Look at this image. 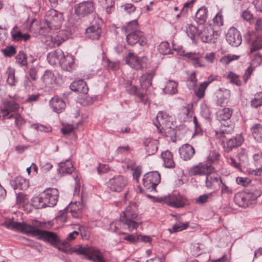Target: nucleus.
<instances>
[{
    "mask_svg": "<svg viewBox=\"0 0 262 262\" xmlns=\"http://www.w3.org/2000/svg\"><path fill=\"white\" fill-rule=\"evenodd\" d=\"M236 181L238 185L244 187L248 186L251 183V179L246 177H238L236 178Z\"/></svg>",
    "mask_w": 262,
    "mask_h": 262,
    "instance_id": "59",
    "label": "nucleus"
},
{
    "mask_svg": "<svg viewBox=\"0 0 262 262\" xmlns=\"http://www.w3.org/2000/svg\"><path fill=\"white\" fill-rule=\"evenodd\" d=\"M43 199H45V198L42 197V193L40 194L38 196L33 197L31 199V203L33 206L37 209H41L47 207L44 202Z\"/></svg>",
    "mask_w": 262,
    "mask_h": 262,
    "instance_id": "40",
    "label": "nucleus"
},
{
    "mask_svg": "<svg viewBox=\"0 0 262 262\" xmlns=\"http://www.w3.org/2000/svg\"><path fill=\"white\" fill-rule=\"evenodd\" d=\"M199 35L203 42H208L212 39L213 31L210 27H206L199 32Z\"/></svg>",
    "mask_w": 262,
    "mask_h": 262,
    "instance_id": "35",
    "label": "nucleus"
},
{
    "mask_svg": "<svg viewBox=\"0 0 262 262\" xmlns=\"http://www.w3.org/2000/svg\"><path fill=\"white\" fill-rule=\"evenodd\" d=\"M125 180L122 177L115 178L110 181V188L114 191H121L125 185Z\"/></svg>",
    "mask_w": 262,
    "mask_h": 262,
    "instance_id": "30",
    "label": "nucleus"
},
{
    "mask_svg": "<svg viewBox=\"0 0 262 262\" xmlns=\"http://www.w3.org/2000/svg\"><path fill=\"white\" fill-rule=\"evenodd\" d=\"M160 200L167 206L175 208H182L188 204L187 198L180 193H171L161 198Z\"/></svg>",
    "mask_w": 262,
    "mask_h": 262,
    "instance_id": "8",
    "label": "nucleus"
},
{
    "mask_svg": "<svg viewBox=\"0 0 262 262\" xmlns=\"http://www.w3.org/2000/svg\"><path fill=\"white\" fill-rule=\"evenodd\" d=\"M256 199V196L252 193L240 192L235 195L234 200L235 203L239 206L246 207Z\"/></svg>",
    "mask_w": 262,
    "mask_h": 262,
    "instance_id": "14",
    "label": "nucleus"
},
{
    "mask_svg": "<svg viewBox=\"0 0 262 262\" xmlns=\"http://www.w3.org/2000/svg\"><path fill=\"white\" fill-rule=\"evenodd\" d=\"M70 35V32L68 30H59L55 36L51 37V41L54 45L59 46L62 42L67 40Z\"/></svg>",
    "mask_w": 262,
    "mask_h": 262,
    "instance_id": "24",
    "label": "nucleus"
},
{
    "mask_svg": "<svg viewBox=\"0 0 262 262\" xmlns=\"http://www.w3.org/2000/svg\"><path fill=\"white\" fill-rule=\"evenodd\" d=\"M125 30L126 32H130L136 31H140L138 29V24L136 20H134L129 22L127 26L125 27Z\"/></svg>",
    "mask_w": 262,
    "mask_h": 262,
    "instance_id": "56",
    "label": "nucleus"
},
{
    "mask_svg": "<svg viewBox=\"0 0 262 262\" xmlns=\"http://www.w3.org/2000/svg\"><path fill=\"white\" fill-rule=\"evenodd\" d=\"M48 60L51 64H55L58 62L61 68L68 72H72L76 69L75 58L71 54H64L63 51L58 49L48 54Z\"/></svg>",
    "mask_w": 262,
    "mask_h": 262,
    "instance_id": "2",
    "label": "nucleus"
},
{
    "mask_svg": "<svg viewBox=\"0 0 262 262\" xmlns=\"http://www.w3.org/2000/svg\"><path fill=\"white\" fill-rule=\"evenodd\" d=\"M214 192H210L199 196L195 200V203L199 204H203L208 202L213 196Z\"/></svg>",
    "mask_w": 262,
    "mask_h": 262,
    "instance_id": "51",
    "label": "nucleus"
},
{
    "mask_svg": "<svg viewBox=\"0 0 262 262\" xmlns=\"http://www.w3.org/2000/svg\"><path fill=\"white\" fill-rule=\"evenodd\" d=\"M172 117L164 111H159L154 122L158 131L171 128V124Z\"/></svg>",
    "mask_w": 262,
    "mask_h": 262,
    "instance_id": "9",
    "label": "nucleus"
},
{
    "mask_svg": "<svg viewBox=\"0 0 262 262\" xmlns=\"http://www.w3.org/2000/svg\"><path fill=\"white\" fill-rule=\"evenodd\" d=\"M40 166L41 170L46 172L49 171L53 167V165L49 162L41 163Z\"/></svg>",
    "mask_w": 262,
    "mask_h": 262,
    "instance_id": "63",
    "label": "nucleus"
},
{
    "mask_svg": "<svg viewBox=\"0 0 262 262\" xmlns=\"http://www.w3.org/2000/svg\"><path fill=\"white\" fill-rule=\"evenodd\" d=\"M82 122H78L74 124H63V127L60 131H73L75 129H81L82 128Z\"/></svg>",
    "mask_w": 262,
    "mask_h": 262,
    "instance_id": "46",
    "label": "nucleus"
},
{
    "mask_svg": "<svg viewBox=\"0 0 262 262\" xmlns=\"http://www.w3.org/2000/svg\"><path fill=\"white\" fill-rule=\"evenodd\" d=\"M142 58H140L134 54L129 53L126 57V63L131 68L138 70L142 68Z\"/></svg>",
    "mask_w": 262,
    "mask_h": 262,
    "instance_id": "22",
    "label": "nucleus"
},
{
    "mask_svg": "<svg viewBox=\"0 0 262 262\" xmlns=\"http://www.w3.org/2000/svg\"><path fill=\"white\" fill-rule=\"evenodd\" d=\"M205 185L208 189H215L222 183V179L217 173L214 167L212 168L208 173L205 176Z\"/></svg>",
    "mask_w": 262,
    "mask_h": 262,
    "instance_id": "12",
    "label": "nucleus"
},
{
    "mask_svg": "<svg viewBox=\"0 0 262 262\" xmlns=\"http://www.w3.org/2000/svg\"><path fill=\"white\" fill-rule=\"evenodd\" d=\"M197 84V79L195 76V73L193 72L190 75L187 81V85L188 88L191 89H194Z\"/></svg>",
    "mask_w": 262,
    "mask_h": 262,
    "instance_id": "52",
    "label": "nucleus"
},
{
    "mask_svg": "<svg viewBox=\"0 0 262 262\" xmlns=\"http://www.w3.org/2000/svg\"><path fill=\"white\" fill-rule=\"evenodd\" d=\"M41 79L46 86H50L55 83L56 77L52 71H46Z\"/></svg>",
    "mask_w": 262,
    "mask_h": 262,
    "instance_id": "37",
    "label": "nucleus"
},
{
    "mask_svg": "<svg viewBox=\"0 0 262 262\" xmlns=\"http://www.w3.org/2000/svg\"><path fill=\"white\" fill-rule=\"evenodd\" d=\"M114 0H101V5L103 8L105 9L107 14H111L114 10Z\"/></svg>",
    "mask_w": 262,
    "mask_h": 262,
    "instance_id": "44",
    "label": "nucleus"
},
{
    "mask_svg": "<svg viewBox=\"0 0 262 262\" xmlns=\"http://www.w3.org/2000/svg\"><path fill=\"white\" fill-rule=\"evenodd\" d=\"M126 41L128 45L134 46L138 43L141 46L147 45L146 38L143 32L135 31L130 32L126 35Z\"/></svg>",
    "mask_w": 262,
    "mask_h": 262,
    "instance_id": "13",
    "label": "nucleus"
},
{
    "mask_svg": "<svg viewBox=\"0 0 262 262\" xmlns=\"http://www.w3.org/2000/svg\"><path fill=\"white\" fill-rule=\"evenodd\" d=\"M161 181V176L157 171H152L145 174L142 179L144 189L138 187L140 192H143L145 190H155L157 186Z\"/></svg>",
    "mask_w": 262,
    "mask_h": 262,
    "instance_id": "7",
    "label": "nucleus"
},
{
    "mask_svg": "<svg viewBox=\"0 0 262 262\" xmlns=\"http://www.w3.org/2000/svg\"><path fill=\"white\" fill-rule=\"evenodd\" d=\"M161 156L165 167L173 168L175 167L176 164L173 160V155L170 151L166 150L162 152Z\"/></svg>",
    "mask_w": 262,
    "mask_h": 262,
    "instance_id": "29",
    "label": "nucleus"
},
{
    "mask_svg": "<svg viewBox=\"0 0 262 262\" xmlns=\"http://www.w3.org/2000/svg\"><path fill=\"white\" fill-rule=\"evenodd\" d=\"M73 251L78 255L84 256L85 258L97 262L98 261V250L91 247L79 246L73 249Z\"/></svg>",
    "mask_w": 262,
    "mask_h": 262,
    "instance_id": "10",
    "label": "nucleus"
},
{
    "mask_svg": "<svg viewBox=\"0 0 262 262\" xmlns=\"http://www.w3.org/2000/svg\"><path fill=\"white\" fill-rule=\"evenodd\" d=\"M5 108H2L1 112L3 117V114L4 112H8L9 115H11V113L12 112H15L19 108V104L16 103L14 101H7L5 103Z\"/></svg>",
    "mask_w": 262,
    "mask_h": 262,
    "instance_id": "36",
    "label": "nucleus"
},
{
    "mask_svg": "<svg viewBox=\"0 0 262 262\" xmlns=\"http://www.w3.org/2000/svg\"><path fill=\"white\" fill-rule=\"evenodd\" d=\"M232 115V112L229 108H224L218 112L217 118L220 121L228 120Z\"/></svg>",
    "mask_w": 262,
    "mask_h": 262,
    "instance_id": "43",
    "label": "nucleus"
},
{
    "mask_svg": "<svg viewBox=\"0 0 262 262\" xmlns=\"http://www.w3.org/2000/svg\"><path fill=\"white\" fill-rule=\"evenodd\" d=\"M220 155L212 152L207 159L206 162H200L190 167L188 170V174L190 176H206L214 167L212 164L219 160Z\"/></svg>",
    "mask_w": 262,
    "mask_h": 262,
    "instance_id": "3",
    "label": "nucleus"
},
{
    "mask_svg": "<svg viewBox=\"0 0 262 262\" xmlns=\"http://www.w3.org/2000/svg\"><path fill=\"white\" fill-rule=\"evenodd\" d=\"M6 74L7 76V83L11 86L15 85L17 82V79L15 76V70L9 67L6 72Z\"/></svg>",
    "mask_w": 262,
    "mask_h": 262,
    "instance_id": "39",
    "label": "nucleus"
},
{
    "mask_svg": "<svg viewBox=\"0 0 262 262\" xmlns=\"http://www.w3.org/2000/svg\"><path fill=\"white\" fill-rule=\"evenodd\" d=\"M239 56L235 55L228 54L221 58L220 59V61L223 64H227L232 61L237 60V59L239 58Z\"/></svg>",
    "mask_w": 262,
    "mask_h": 262,
    "instance_id": "58",
    "label": "nucleus"
},
{
    "mask_svg": "<svg viewBox=\"0 0 262 262\" xmlns=\"http://www.w3.org/2000/svg\"><path fill=\"white\" fill-rule=\"evenodd\" d=\"M70 89L74 92L86 94L89 91L86 83L82 79H79L73 81L70 86Z\"/></svg>",
    "mask_w": 262,
    "mask_h": 262,
    "instance_id": "21",
    "label": "nucleus"
},
{
    "mask_svg": "<svg viewBox=\"0 0 262 262\" xmlns=\"http://www.w3.org/2000/svg\"><path fill=\"white\" fill-rule=\"evenodd\" d=\"M64 20L63 14L55 9H51L46 15L45 23L48 28L50 29H59Z\"/></svg>",
    "mask_w": 262,
    "mask_h": 262,
    "instance_id": "5",
    "label": "nucleus"
},
{
    "mask_svg": "<svg viewBox=\"0 0 262 262\" xmlns=\"http://www.w3.org/2000/svg\"><path fill=\"white\" fill-rule=\"evenodd\" d=\"M163 91L167 94H175L178 92V83L173 80L167 81L165 83Z\"/></svg>",
    "mask_w": 262,
    "mask_h": 262,
    "instance_id": "34",
    "label": "nucleus"
},
{
    "mask_svg": "<svg viewBox=\"0 0 262 262\" xmlns=\"http://www.w3.org/2000/svg\"><path fill=\"white\" fill-rule=\"evenodd\" d=\"M86 37L91 39H98V26H92L88 28L85 31Z\"/></svg>",
    "mask_w": 262,
    "mask_h": 262,
    "instance_id": "41",
    "label": "nucleus"
},
{
    "mask_svg": "<svg viewBox=\"0 0 262 262\" xmlns=\"http://www.w3.org/2000/svg\"><path fill=\"white\" fill-rule=\"evenodd\" d=\"M94 6L92 1H83L74 6L75 13L80 18L84 17L94 11Z\"/></svg>",
    "mask_w": 262,
    "mask_h": 262,
    "instance_id": "11",
    "label": "nucleus"
},
{
    "mask_svg": "<svg viewBox=\"0 0 262 262\" xmlns=\"http://www.w3.org/2000/svg\"><path fill=\"white\" fill-rule=\"evenodd\" d=\"M207 16V8L205 6L201 7L195 13V20L198 24H203L206 21Z\"/></svg>",
    "mask_w": 262,
    "mask_h": 262,
    "instance_id": "33",
    "label": "nucleus"
},
{
    "mask_svg": "<svg viewBox=\"0 0 262 262\" xmlns=\"http://www.w3.org/2000/svg\"><path fill=\"white\" fill-rule=\"evenodd\" d=\"M4 119H13L14 120L15 125L17 127V128L19 130L21 129V127L23 126L25 123V120L18 113H12L9 115L8 112H4L3 114Z\"/></svg>",
    "mask_w": 262,
    "mask_h": 262,
    "instance_id": "23",
    "label": "nucleus"
},
{
    "mask_svg": "<svg viewBox=\"0 0 262 262\" xmlns=\"http://www.w3.org/2000/svg\"><path fill=\"white\" fill-rule=\"evenodd\" d=\"M251 105L254 108L262 106V92L258 93L255 95L254 99L251 101Z\"/></svg>",
    "mask_w": 262,
    "mask_h": 262,
    "instance_id": "48",
    "label": "nucleus"
},
{
    "mask_svg": "<svg viewBox=\"0 0 262 262\" xmlns=\"http://www.w3.org/2000/svg\"><path fill=\"white\" fill-rule=\"evenodd\" d=\"M49 104L52 110L58 114L62 112L66 106L65 102L57 96L53 97L50 101Z\"/></svg>",
    "mask_w": 262,
    "mask_h": 262,
    "instance_id": "20",
    "label": "nucleus"
},
{
    "mask_svg": "<svg viewBox=\"0 0 262 262\" xmlns=\"http://www.w3.org/2000/svg\"><path fill=\"white\" fill-rule=\"evenodd\" d=\"M226 39L230 45L235 47H238L242 41L239 31L234 27H231L228 30Z\"/></svg>",
    "mask_w": 262,
    "mask_h": 262,
    "instance_id": "16",
    "label": "nucleus"
},
{
    "mask_svg": "<svg viewBox=\"0 0 262 262\" xmlns=\"http://www.w3.org/2000/svg\"><path fill=\"white\" fill-rule=\"evenodd\" d=\"M180 156L184 160L190 159L194 154V149L189 144H186L179 149Z\"/></svg>",
    "mask_w": 262,
    "mask_h": 262,
    "instance_id": "27",
    "label": "nucleus"
},
{
    "mask_svg": "<svg viewBox=\"0 0 262 262\" xmlns=\"http://www.w3.org/2000/svg\"><path fill=\"white\" fill-rule=\"evenodd\" d=\"M226 134L228 135L229 132H216L215 136L217 139L222 142L224 148L227 152H229L233 148L241 146L244 141V138L241 134L230 139L225 143V139L226 138Z\"/></svg>",
    "mask_w": 262,
    "mask_h": 262,
    "instance_id": "6",
    "label": "nucleus"
},
{
    "mask_svg": "<svg viewBox=\"0 0 262 262\" xmlns=\"http://www.w3.org/2000/svg\"><path fill=\"white\" fill-rule=\"evenodd\" d=\"M16 62L21 66L27 65L26 55L21 51H20L15 57Z\"/></svg>",
    "mask_w": 262,
    "mask_h": 262,
    "instance_id": "49",
    "label": "nucleus"
},
{
    "mask_svg": "<svg viewBox=\"0 0 262 262\" xmlns=\"http://www.w3.org/2000/svg\"><path fill=\"white\" fill-rule=\"evenodd\" d=\"M120 221L127 226L129 231L137 229L141 223L138 221L136 207L129 205L120 215Z\"/></svg>",
    "mask_w": 262,
    "mask_h": 262,
    "instance_id": "4",
    "label": "nucleus"
},
{
    "mask_svg": "<svg viewBox=\"0 0 262 262\" xmlns=\"http://www.w3.org/2000/svg\"><path fill=\"white\" fill-rule=\"evenodd\" d=\"M81 202L76 201L74 203H71L68 208L74 217L78 218L81 216L82 209L85 205L83 195L81 196Z\"/></svg>",
    "mask_w": 262,
    "mask_h": 262,
    "instance_id": "19",
    "label": "nucleus"
},
{
    "mask_svg": "<svg viewBox=\"0 0 262 262\" xmlns=\"http://www.w3.org/2000/svg\"><path fill=\"white\" fill-rule=\"evenodd\" d=\"M58 172L62 175L71 174L74 170V168L72 162L67 160L65 162H61L58 165Z\"/></svg>",
    "mask_w": 262,
    "mask_h": 262,
    "instance_id": "31",
    "label": "nucleus"
},
{
    "mask_svg": "<svg viewBox=\"0 0 262 262\" xmlns=\"http://www.w3.org/2000/svg\"><path fill=\"white\" fill-rule=\"evenodd\" d=\"M155 75V71L151 70L143 74L140 78L141 87L147 90L152 84V80Z\"/></svg>",
    "mask_w": 262,
    "mask_h": 262,
    "instance_id": "25",
    "label": "nucleus"
},
{
    "mask_svg": "<svg viewBox=\"0 0 262 262\" xmlns=\"http://www.w3.org/2000/svg\"><path fill=\"white\" fill-rule=\"evenodd\" d=\"M159 144L158 140L151 138H145L143 144L147 154L149 156L155 154L158 150Z\"/></svg>",
    "mask_w": 262,
    "mask_h": 262,
    "instance_id": "18",
    "label": "nucleus"
},
{
    "mask_svg": "<svg viewBox=\"0 0 262 262\" xmlns=\"http://www.w3.org/2000/svg\"><path fill=\"white\" fill-rule=\"evenodd\" d=\"M10 33L12 40L15 42H19L21 40L27 41L31 37L30 35L28 33L22 34L16 26L13 28Z\"/></svg>",
    "mask_w": 262,
    "mask_h": 262,
    "instance_id": "26",
    "label": "nucleus"
},
{
    "mask_svg": "<svg viewBox=\"0 0 262 262\" xmlns=\"http://www.w3.org/2000/svg\"><path fill=\"white\" fill-rule=\"evenodd\" d=\"M29 76L32 80L34 81L37 79V69L35 67H32L31 68H30V69H29Z\"/></svg>",
    "mask_w": 262,
    "mask_h": 262,
    "instance_id": "64",
    "label": "nucleus"
},
{
    "mask_svg": "<svg viewBox=\"0 0 262 262\" xmlns=\"http://www.w3.org/2000/svg\"><path fill=\"white\" fill-rule=\"evenodd\" d=\"M158 50L159 52L163 55H167L171 53V51L168 42H162L159 46Z\"/></svg>",
    "mask_w": 262,
    "mask_h": 262,
    "instance_id": "47",
    "label": "nucleus"
},
{
    "mask_svg": "<svg viewBox=\"0 0 262 262\" xmlns=\"http://www.w3.org/2000/svg\"><path fill=\"white\" fill-rule=\"evenodd\" d=\"M226 78L230 80V82L234 83L236 85H241L242 82L239 79L238 75L233 73V72H229L226 76Z\"/></svg>",
    "mask_w": 262,
    "mask_h": 262,
    "instance_id": "50",
    "label": "nucleus"
},
{
    "mask_svg": "<svg viewBox=\"0 0 262 262\" xmlns=\"http://www.w3.org/2000/svg\"><path fill=\"white\" fill-rule=\"evenodd\" d=\"M192 104H189L187 106L182 107L179 115L181 119L185 121L191 116Z\"/></svg>",
    "mask_w": 262,
    "mask_h": 262,
    "instance_id": "42",
    "label": "nucleus"
},
{
    "mask_svg": "<svg viewBox=\"0 0 262 262\" xmlns=\"http://www.w3.org/2000/svg\"><path fill=\"white\" fill-rule=\"evenodd\" d=\"M121 9L124 12L128 14H130L135 12L136 7L132 4L126 3L121 6Z\"/></svg>",
    "mask_w": 262,
    "mask_h": 262,
    "instance_id": "61",
    "label": "nucleus"
},
{
    "mask_svg": "<svg viewBox=\"0 0 262 262\" xmlns=\"http://www.w3.org/2000/svg\"><path fill=\"white\" fill-rule=\"evenodd\" d=\"M253 159L256 168H249L247 172L250 175L260 176L262 173V154H255Z\"/></svg>",
    "mask_w": 262,
    "mask_h": 262,
    "instance_id": "17",
    "label": "nucleus"
},
{
    "mask_svg": "<svg viewBox=\"0 0 262 262\" xmlns=\"http://www.w3.org/2000/svg\"><path fill=\"white\" fill-rule=\"evenodd\" d=\"M189 226V223H183L173 225L171 229L168 230L170 233H176L186 229Z\"/></svg>",
    "mask_w": 262,
    "mask_h": 262,
    "instance_id": "45",
    "label": "nucleus"
},
{
    "mask_svg": "<svg viewBox=\"0 0 262 262\" xmlns=\"http://www.w3.org/2000/svg\"><path fill=\"white\" fill-rule=\"evenodd\" d=\"M121 234L124 235L123 239L129 244H136L138 243V235L126 233H122Z\"/></svg>",
    "mask_w": 262,
    "mask_h": 262,
    "instance_id": "57",
    "label": "nucleus"
},
{
    "mask_svg": "<svg viewBox=\"0 0 262 262\" xmlns=\"http://www.w3.org/2000/svg\"><path fill=\"white\" fill-rule=\"evenodd\" d=\"M8 228L18 230L27 234L36 237L38 239H42L49 242L53 245L60 243V241L57 235L52 232L38 229L33 226L28 225L25 223H18L9 221L6 223Z\"/></svg>",
    "mask_w": 262,
    "mask_h": 262,
    "instance_id": "1",
    "label": "nucleus"
},
{
    "mask_svg": "<svg viewBox=\"0 0 262 262\" xmlns=\"http://www.w3.org/2000/svg\"><path fill=\"white\" fill-rule=\"evenodd\" d=\"M213 22L215 25L220 27L224 24V19L222 10H221L213 18Z\"/></svg>",
    "mask_w": 262,
    "mask_h": 262,
    "instance_id": "53",
    "label": "nucleus"
},
{
    "mask_svg": "<svg viewBox=\"0 0 262 262\" xmlns=\"http://www.w3.org/2000/svg\"><path fill=\"white\" fill-rule=\"evenodd\" d=\"M2 52L6 57H12L16 53V49L12 46L7 47L2 50Z\"/></svg>",
    "mask_w": 262,
    "mask_h": 262,
    "instance_id": "60",
    "label": "nucleus"
},
{
    "mask_svg": "<svg viewBox=\"0 0 262 262\" xmlns=\"http://www.w3.org/2000/svg\"><path fill=\"white\" fill-rule=\"evenodd\" d=\"M250 45L251 46V53L262 49V37L256 34V37L251 38V43H250Z\"/></svg>",
    "mask_w": 262,
    "mask_h": 262,
    "instance_id": "38",
    "label": "nucleus"
},
{
    "mask_svg": "<svg viewBox=\"0 0 262 262\" xmlns=\"http://www.w3.org/2000/svg\"><path fill=\"white\" fill-rule=\"evenodd\" d=\"M46 207H53L57 202L58 191L56 188H49L41 193Z\"/></svg>",
    "mask_w": 262,
    "mask_h": 262,
    "instance_id": "15",
    "label": "nucleus"
},
{
    "mask_svg": "<svg viewBox=\"0 0 262 262\" xmlns=\"http://www.w3.org/2000/svg\"><path fill=\"white\" fill-rule=\"evenodd\" d=\"M11 183L14 189L26 190L29 186V181L21 176L16 177Z\"/></svg>",
    "mask_w": 262,
    "mask_h": 262,
    "instance_id": "28",
    "label": "nucleus"
},
{
    "mask_svg": "<svg viewBox=\"0 0 262 262\" xmlns=\"http://www.w3.org/2000/svg\"><path fill=\"white\" fill-rule=\"evenodd\" d=\"M126 91L129 94L137 96L140 101L146 104V100L144 98V94L138 90L137 86L133 85L130 82L128 86H126Z\"/></svg>",
    "mask_w": 262,
    "mask_h": 262,
    "instance_id": "32",
    "label": "nucleus"
},
{
    "mask_svg": "<svg viewBox=\"0 0 262 262\" xmlns=\"http://www.w3.org/2000/svg\"><path fill=\"white\" fill-rule=\"evenodd\" d=\"M31 129L37 131H51V127L49 125H43L40 124L36 123L32 124L30 127Z\"/></svg>",
    "mask_w": 262,
    "mask_h": 262,
    "instance_id": "54",
    "label": "nucleus"
},
{
    "mask_svg": "<svg viewBox=\"0 0 262 262\" xmlns=\"http://www.w3.org/2000/svg\"><path fill=\"white\" fill-rule=\"evenodd\" d=\"M252 37H256V34L253 32L248 31L244 35L245 40L250 45L251 43V38Z\"/></svg>",
    "mask_w": 262,
    "mask_h": 262,
    "instance_id": "62",
    "label": "nucleus"
},
{
    "mask_svg": "<svg viewBox=\"0 0 262 262\" xmlns=\"http://www.w3.org/2000/svg\"><path fill=\"white\" fill-rule=\"evenodd\" d=\"M208 85V82H203L201 83L199 88L195 91V93L199 98H203L205 94V89Z\"/></svg>",
    "mask_w": 262,
    "mask_h": 262,
    "instance_id": "55",
    "label": "nucleus"
}]
</instances>
